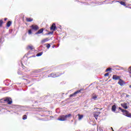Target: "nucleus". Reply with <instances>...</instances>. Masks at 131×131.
Listing matches in <instances>:
<instances>
[{"instance_id":"obj_1","label":"nucleus","mask_w":131,"mask_h":131,"mask_svg":"<svg viewBox=\"0 0 131 131\" xmlns=\"http://www.w3.org/2000/svg\"><path fill=\"white\" fill-rule=\"evenodd\" d=\"M72 115L71 114H70L69 115H61L58 118V120H59L60 121H65L66 120H67V118H69V117H71Z\"/></svg>"},{"instance_id":"obj_2","label":"nucleus","mask_w":131,"mask_h":131,"mask_svg":"<svg viewBox=\"0 0 131 131\" xmlns=\"http://www.w3.org/2000/svg\"><path fill=\"white\" fill-rule=\"evenodd\" d=\"M62 74H64V73H60V72H57V73H53L49 75L50 77H59V76H61Z\"/></svg>"},{"instance_id":"obj_3","label":"nucleus","mask_w":131,"mask_h":131,"mask_svg":"<svg viewBox=\"0 0 131 131\" xmlns=\"http://www.w3.org/2000/svg\"><path fill=\"white\" fill-rule=\"evenodd\" d=\"M119 110H121V111H122V112L123 113H124V114L127 116V117H131V114H129L128 113V111L123 110L122 109L121 107H119Z\"/></svg>"},{"instance_id":"obj_4","label":"nucleus","mask_w":131,"mask_h":131,"mask_svg":"<svg viewBox=\"0 0 131 131\" xmlns=\"http://www.w3.org/2000/svg\"><path fill=\"white\" fill-rule=\"evenodd\" d=\"M4 102H7L8 105H11L12 104V103H13L12 98H11L10 97H6L4 98Z\"/></svg>"},{"instance_id":"obj_5","label":"nucleus","mask_w":131,"mask_h":131,"mask_svg":"<svg viewBox=\"0 0 131 131\" xmlns=\"http://www.w3.org/2000/svg\"><path fill=\"white\" fill-rule=\"evenodd\" d=\"M82 91H83V89H80L79 90L76 91L73 94L70 95V98H72V97H76V95H77V94H79V93H81Z\"/></svg>"},{"instance_id":"obj_6","label":"nucleus","mask_w":131,"mask_h":131,"mask_svg":"<svg viewBox=\"0 0 131 131\" xmlns=\"http://www.w3.org/2000/svg\"><path fill=\"white\" fill-rule=\"evenodd\" d=\"M31 28L32 30H34V31H37L39 29V27L36 25H32L30 27Z\"/></svg>"},{"instance_id":"obj_7","label":"nucleus","mask_w":131,"mask_h":131,"mask_svg":"<svg viewBox=\"0 0 131 131\" xmlns=\"http://www.w3.org/2000/svg\"><path fill=\"white\" fill-rule=\"evenodd\" d=\"M100 114H101V112H95L93 113V115L96 120L98 119V117H99V115H100Z\"/></svg>"},{"instance_id":"obj_8","label":"nucleus","mask_w":131,"mask_h":131,"mask_svg":"<svg viewBox=\"0 0 131 131\" xmlns=\"http://www.w3.org/2000/svg\"><path fill=\"white\" fill-rule=\"evenodd\" d=\"M43 30H45V29L43 28L40 29L39 30H38V31L37 32H36L35 33V34L36 35H37L38 34H41V33H43Z\"/></svg>"},{"instance_id":"obj_9","label":"nucleus","mask_w":131,"mask_h":131,"mask_svg":"<svg viewBox=\"0 0 131 131\" xmlns=\"http://www.w3.org/2000/svg\"><path fill=\"white\" fill-rule=\"evenodd\" d=\"M118 83V84L121 85V86H122V85H123V84H125V82H124V81L122 80V79H120L119 80Z\"/></svg>"},{"instance_id":"obj_10","label":"nucleus","mask_w":131,"mask_h":131,"mask_svg":"<svg viewBox=\"0 0 131 131\" xmlns=\"http://www.w3.org/2000/svg\"><path fill=\"white\" fill-rule=\"evenodd\" d=\"M120 79V76H117L116 75H114L113 76V79H114V80H119Z\"/></svg>"},{"instance_id":"obj_11","label":"nucleus","mask_w":131,"mask_h":131,"mask_svg":"<svg viewBox=\"0 0 131 131\" xmlns=\"http://www.w3.org/2000/svg\"><path fill=\"white\" fill-rule=\"evenodd\" d=\"M49 40H50V38H46L45 39H43L41 41V43L42 45L45 43V42H47V41H49Z\"/></svg>"},{"instance_id":"obj_12","label":"nucleus","mask_w":131,"mask_h":131,"mask_svg":"<svg viewBox=\"0 0 131 131\" xmlns=\"http://www.w3.org/2000/svg\"><path fill=\"white\" fill-rule=\"evenodd\" d=\"M56 24H53L50 28V29H51V30H53V31H55V30H56Z\"/></svg>"},{"instance_id":"obj_13","label":"nucleus","mask_w":131,"mask_h":131,"mask_svg":"<svg viewBox=\"0 0 131 131\" xmlns=\"http://www.w3.org/2000/svg\"><path fill=\"white\" fill-rule=\"evenodd\" d=\"M92 99L93 100H94V101H96V100H97V99L98 98V95L95 94H93L92 95Z\"/></svg>"},{"instance_id":"obj_14","label":"nucleus","mask_w":131,"mask_h":131,"mask_svg":"<svg viewBox=\"0 0 131 131\" xmlns=\"http://www.w3.org/2000/svg\"><path fill=\"white\" fill-rule=\"evenodd\" d=\"M27 50H32L34 49V47H33V46L32 45H29L27 47Z\"/></svg>"},{"instance_id":"obj_15","label":"nucleus","mask_w":131,"mask_h":131,"mask_svg":"<svg viewBox=\"0 0 131 131\" xmlns=\"http://www.w3.org/2000/svg\"><path fill=\"white\" fill-rule=\"evenodd\" d=\"M112 111L113 112H116V105H113L112 106Z\"/></svg>"},{"instance_id":"obj_16","label":"nucleus","mask_w":131,"mask_h":131,"mask_svg":"<svg viewBox=\"0 0 131 131\" xmlns=\"http://www.w3.org/2000/svg\"><path fill=\"white\" fill-rule=\"evenodd\" d=\"M26 20L27 22H32V21H33V18H31L30 17H27Z\"/></svg>"},{"instance_id":"obj_17","label":"nucleus","mask_w":131,"mask_h":131,"mask_svg":"<svg viewBox=\"0 0 131 131\" xmlns=\"http://www.w3.org/2000/svg\"><path fill=\"white\" fill-rule=\"evenodd\" d=\"M121 106L123 108H124V109H127V104L126 103H122L121 104Z\"/></svg>"},{"instance_id":"obj_18","label":"nucleus","mask_w":131,"mask_h":131,"mask_svg":"<svg viewBox=\"0 0 131 131\" xmlns=\"http://www.w3.org/2000/svg\"><path fill=\"white\" fill-rule=\"evenodd\" d=\"M78 120H81V119L82 118H83V115H80V114H78Z\"/></svg>"},{"instance_id":"obj_19","label":"nucleus","mask_w":131,"mask_h":131,"mask_svg":"<svg viewBox=\"0 0 131 131\" xmlns=\"http://www.w3.org/2000/svg\"><path fill=\"white\" fill-rule=\"evenodd\" d=\"M116 3H120V4L122 5V6H126V4H125V3L122 1H121V2L117 1Z\"/></svg>"},{"instance_id":"obj_20","label":"nucleus","mask_w":131,"mask_h":131,"mask_svg":"<svg viewBox=\"0 0 131 131\" xmlns=\"http://www.w3.org/2000/svg\"><path fill=\"white\" fill-rule=\"evenodd\" d=\"M12 25V21H8V23L6 24L7 27H10L11 25Z\"/></svg>"},{"instance_id":"obj_21","label":"nucleus","mask_w":131,"mask_h":131,"mask_svg":"<svg viewBox=\"0 0 131 131\" xmlns=\"http://www.w3.org/2000/svg\"><path fill=\"white\" fill-rule=\"evenodd\" d=\"M3 24H4V21L3 19L0 20V27H2L3 26Z\"/></svg>"},{"instance_id":"obj_22","label":"nucleus","mask_w":131,"mask_h":131,"mask_svg":"<svg viewBox=\"0 0 131 131\" xmlns=\"http://www.w3.org/2000/svg\"><path fill=\"white\" fill-rule=\"evenodd\" d=\"M28 33L29 35H30L31 34H32V30L31 29L29 30Z\"/></svg>"},{"instance_id":"obj_23","label":"nucleus","mask_w":131,"mask_h":131,"mask_svg":"<svg viewBox=\"0 0 131 131\" xmlns=\"http://www.w3.org/2000/svg\"><path fill=\"white\" fill-rule=\"evenodd\" d=\"M23 120H26V119H27V116L26 115H24L23 117Z\"/></svg>"},{"instance_id":"obj_24","label":"nucleus","mask_w":131,"mask_h":131,"mask_svg":"<svg viewBox=\"0 0 131 131\" xmlns=\"http://www.w3.org/2000/svg\"><path fill=\"white\" fill-rule=\"evenodd\" d=\"M43 53L42 52H40L38 53V54H37L36 56L37 57H40V56H41V55H42Z\"/></svg>"},{"instance_id":"obj_25","label":"nucleus","mask_w":131,"mask_h":131,"mask_svg":"<svg viewBox=\"0 0 131 131\" xmlns=\"http://www.w3.org/2000/svg\"><path fill=\"white\" fill-rule=\"evenodd\" d=\"M112 70V69L111 68H108L106 69L105 72H108V71H111Z\"/></svg>"},{"instance_id":"obj_26","label":"nucleus","mask_w":131,"mask_h":131,"mask_svg":"<svg viewBox=\"0 0 131 131\" xmlns=\"http://www.w3.org/2000/svg\"><path fill=\"white\" fill-rule=\"evenodd\" d=\"M46 48L47 49H49V48H51V45L50 43H47L46 44Z\"/></svg>"},{"instance_id":"obj_27","label":"nucleus","mask_w":131,"mask_h":131,"mask_svg":"<svg viewBox=\"0 0 131 131\" xmlns=\"http://www.w3.org/2000/svg\"><path fill=\"white\" fill-rule=\"evenodd\" d=\"M128 72H129V75H130V77H131V67H130L129 68V69H128Z\"/></svg>"},{"instance_id":"obj_28","label":"nucleus","mask_w":131,"mask_h":131,"mask_svg":"<svg viewBox=\"0 0 131 131\" xmlns=\"http://www.w3.org/2000/svg\"><path fill=\"white\" fill-rule=\"evenodd\" d=\"M109 76V73H106L104 74V76Z\"/></svg>"},{"instance_id":"obj_29","label":"nucleus","mask_w":131,"mask_h":131,"mask_svg":"<svg viewBox=\"0 0 131 131\" xmlns=\"http://www.w3.org/2000/svg\"><path fill=\"white\" fill-rule=\"evenodd\" d=\"M22 67L24 69H25L26 68L24 66V65H23V64H22Z\"/></svg>"},{"instance_id":"obj_30","label":"nucleus","mask_w":131,"mask_h":131,"mask_svg":"<svg viewBox=\"0 0 131 131\" xmlns=\"http://www.w3.org/2000/svg\"><path fill=\"white\" fill-rule=\"evenodd\" d=\"M126 98H128V97H129V95H126Z\"/></svg>"},{"instance_id":"obj_31","label":"nucleus","mask_w":131,"mask_h":131,"mask_svg":"<svg viewBox=\"0 0 131 131\" xmlns=\"http://www.w3.org/2000/svg\"><path fill=\"white\" fill-rule=\"evenodd\" d=\"M4 20H5V21H7V20H8V18H4Z\"/></svg>"},{"instance_id":"obj_32","label":"nucleus","mask_w":131,"mask_h":131,"mask_svg":"<svg viewBox=\"0 0 131 131\" xmlns=\"http://www.w3.org/2000/svg\"><path fill=\"white\" fill-rule=\"evenodd\" d=\"M129 87L130 88V89H131V85H130Z\"/></svg>"},{"instance_id":"obj_33","label":"nucleus","mask_w":131,"mask_h":131,"mask_svg":"<svg viewBox=\"0 0 131 131\" xmlns=\"http://www.w3.org/2000/svg\"><path fill=\"white\" fill-rule=\"evenodd\" d=\"M53 48H55V45H53Z\"/></svg>"},{"instance_id":"obj_34","label":"nucleus","mask_w":131,"mask_h":131,"mask_svg":"<svg viewBox=\"0 0 131 131\" xmlns=\"http://www.w3.org/2000/svg\"><path fill=\"white\" fill-rule=\"evenodd\" d=\"M111 129H112V130H113V127H111Z\"/></svg>"},{"instance_id":"obj_35","label":"nucleus","mask_w":131,"mask_h":131,"mask_svg":"<svg viewBox=\"0 0 131 131\" xmlns=\"http://www.w3.org/2000/svg\"><path fill=\"white\" fill-rule=\"evenodd\" d=\"M53 33H54V32H52L51 33V34H53Z\"/></svg>"},{"instance_id":"obj_36","label":"nucleus","mask_w":131,"mask_h":131,"mask_svg":"<svg viewBox=\"0 0 131 131\" xmlns=\"http://www.w3.org/2000/svg\"><path fill=\"white\" fill-rule=\"evenodd\" d=\"M112 131H114V130H113Z\"/></svg>"}]
</instances>
